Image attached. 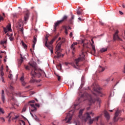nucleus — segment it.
Instances as JSON below:
<instances>
[{
  "instance_id": "nucleus-45",
  "label": "nucleus",
  "mask_w": 125,
  "mask_h": 125,
  "mask_svg": "<svg viewBox=\"0 0 125 125\" xmlns=\"http://www.w3.org/2000/svg\"><path fill=\"white\" fill-rule=\"evenodd\" d=\"M7 41H3L1 42V44H5V43H6Z\"/></svg>"
},
{
  "instance_id": "nucleus-61",
  "label": "nucleus",
  "mask_w": 125,
  "mask_h": 125,
  "mask_svg": "<svg viewBox=\"0 0 125 125\" xmlns=\"http://www.w3.org/2000/svg\"><path fill=\"white\" fill-rule=\"evenodd\" d=\"M122 7H123V8H125V4H122Z\"/></svg>"
},
{
  "instance_id": "nucleus-5",
  "label": "nucleus",
  "mask_w": 125,
  "mask_h": 125,
  "mask_svg": "<svg viewBox=\"0 0 125 125\" xmlns=\"http://www.w3.org/2000/svg\"><path fill=\"white\" fill-rule=\"evenodd\" d=\"M67 19H68V17L66 15H64L61 20L58 21L57 22H56L54 25V32H56V28H57V27H58L60 24H62L64 21H66Z\"/></svg>"
},
{
  "instance_id": "nucleus-40",
  "label": "nucleus",
  "mask_w": 125,
  "mask_h": 125,
  "mask_svg": "<svg viewBox=\"0 0 125 125\" xmlns=\"http://www.w3.org/2000/svg\"><path fill=\"white\" fill-rule=\"evenodd\" d=\"M0 112L2 113V114H4V111H3V109L1 107H0Z\"/></svg>"
},
{
  "instance_id": "nucleus-19",
  "label": "nucleus",
  "mask_w": 125,
  "mask_h": 125,
  "mask_svg": "<svg viewBox=\"0 0 125 125\" xmlns=\"http://www.w3.org/2000/svg\"><path fill=\"white\" fill-rule=\"evenodd\" d=\"M30 106L32 107V108L31 109V112H36V111H37V108L36 106H35V104H30Z\"/></svg>"
},
{
  "instance_id": "nucleus-49",
  "label": "nucleus",
  "mask_w": 125,
  "mask_h": 125,
  "mask_svg": "<svg viewBox=\"0 0 125 125\" xmlns=\"http://www.w3.org/2000/svg\"><path fill=\"white\" fill-rule=\"evenodd\" d=\"M21 32L22 34H23V31H24V29L23 28V27H22L21 29Z\"/></svg>"
},
{
  "instance_id": "nucleus-56",
  "label": "nucleus",
  "mask_w": 125,
  "mask_h": 125,
  "mask_svg": "<svg viewBox=\"0 0 125 125\" xmlns=\"http://www.w3.org/2000/svg\"><path fill=\"white\" fill-rule=\"evenodd\" d=\"M10 89H12V90H13V86H10V87H9Z\"/></svg>"
},
{
  "instance_id": "nucleus-2",
  "label": "nucleus",
  "mask_w": 125,
  "mask_h": 125,
  "mask_svg": "<svg viewBox=\"0 0 125 125\" xmlns=\"http://www.w3.org/2000/svg\"><path fill=\"white\" fill-rule=\"evenodd\" d=\"M83 111H84V109H82L80 110L79 117L80 119H82L83 121V122H85V123L87 122V121H88L89 120V125H92L94 121L93 120V119H91V117L90 116H92V117H94V113L92 112H87L85 114H84L83 117L82 115L83 113Z\"/></svg>"
},
{
  "instance_id": "nucleus-51",
  "label": "nucleus",
  "mask_w": 125,
  "mask_h": 125,
  "mask_svg": "<svg viewBox=\"0 0 125 125\" xmlns=\"http://www.w3.org/2000/svg\"><path fill=\"white\" fill-rule=\"evenodd\" d=\"M1 20H3V17H2L1 16H0V21H1Z\"/></svg>"
},
{
  "instance_id": "nucleus-44",
  "label": "nucleus",
  "mask_w": 125,
  "mask_h": 125,
  "mask_svg": "<svg viewBox=\"0 0 125 125\" xmlns=\"http://www.w3.org/2000/svg\"><path fill=\"white\" fill-rule=\"evenodd\" d=\"M9 40H10V41H11V42H12L13 41V40H14V38H13L12 37H9Z\"/></svg>"
},
{
  "instance_id": "nucleus-8",
  "label": "nucleus",
  "mask_w": 125,
  "mask_h": 125,
  "mask_svg": "<svg viewBox=\"0 0 125 125\" xmlns=\"http://www.w3.org/2000/svg\"><path fill=\"white\" fill-rule=\"evenodd\" d=\"M45 46H46V47H48L49 50H50L51 53H53V46L52 45H48V43H47V42L48 41V39L47 38V37L45 38Z\"/></svg>"
},
{
  "instance_id": "nucleus-16",
  "label": "nucleus",
  "mask_w": 125,
  "mask_h": 125,
  "mask_svg": "<svg viewBox=\"0 0 125 125\" xmlns=\"http://www.w3.org/2000/svg\"><path fill=\"white\" fill-rule=\"evenodd\" d=\"M105 71V68L101 66V65L99 66V68L98 70V72L99 73H101V72H104Z\"/></svg>"
},
{
  "instance_id": "nucleus-54",
  "label": "nucleus",
  "mask_w": 125,
  "mask_h": 125,
  "mask_svg": "<svg viewBox=\"0 0 125 125\" xmlns=\"http://www.w3.org/2000/svg\"><path fill=\"white\" fill-rule=\"evenodd\" d=\"M1 80H2V83H5L4 82V79H3V77H1Z\"/></svg>"
},
{
  "instance_id": "nucleus-55",
  "label": "nucleus",
  "mask_w": 125,
  "mask_h": 125,
  "mask_svg": "<svg viewBox=\"0 0 125 125\" xmlns=\"http://www.w3.org/2000/svg\"><path fill=\"white\" fill-rule=\"evenodd\" d=\"M119 13H120V14H121V15H123L124 14V13H123V12H122L121 11H119Z\"/></svg>"
},
{
  "instance_id": "nucleus-20",
  "label": "nucleus",
  "mask_w": 125,
  "mask_h": 125,
  "mask_svg": "<svg viewBox=\"0 0 125 125\" xmlns=\"http://www.w3.org/2000/svg\"><path fill=\"white\" fill-rule=\"evenodd\" d=\"M1 100H2V102H3V103H4L5 97H4V91L3 90H2Z\"/></svg>"
},
{
  "instance_id": "nucleus-30",
  "label": "nucleus",
  "mask_w": 125,
  "mask_h": 125,
  "mask_svg": "<svg viewBox=\"0 0 125 125\" xmlns=\"http://www.w3.org/2000/svg\"><path fill=\"white\" fill-rule=\"evenodd\" d=\"M21 44L23 46L24 48H27V45L25 44L23 41H21Z\"/></svg>"
},
{
  "instance_id": "nucleus-39",
  "label": "nucleus",
  "mask_w": 125,
  "mask_h": 125,
  "mask_svg": "<svg viewBox=\"0 0 125 125\" xmlns=\"http://www.w3.org/2000/svg\"><path fill=\"white\" fill-rule=\"evenodd\" d=\"M19 118V115H17L15 117L13 118V120H17V119Z\"/></svg>"
},
{
  "instance_id": "nucleus-59",
  "label": "nucleus",
  "mask_w": 125,
  "mask_h": 125,
  "mask_svg": "<svg viewBox=\"0 0 125 125\" xmlns=\"http://www.w3.org/2000/svg\"><path fill=\"white\" fill-rule=\"evenodd\" d=\"M35 106H36L37 107H40V105L38 104H36Z\"/></svg>"
},
{
  "instance_id": "nucleus-15",
  "label": "nucleus",
  "mask_w": 125,
  "mask_h": 125,
  "mask_svg": "<svg viewBox=\"0 0 125 125\" xmlns=\"http://www.w3.org/2000/svg\"><path fill=\"white\" fill-rule=\"evenodd\" d=\"M104 116L107 121L110 120V114L106 111H104Z\"/></svg>"
},
{
  "instance_id": "nucleus-53",
  "label": "nucleus",
  "mask_w": 125,
  "mask_h": 125,
  "mask_svg": "<svg viewBox=\"0 0 125 125\" xmlns=\"http://www.w3.org/2000/svg\"><path fill=\"white\" fill-rule=\"evenodd\" d=\"M30 95H33V94H35V92H30Z\"/></svg>"
},
{
  "instance_id": "nucleus-25",
  "label": "nucleus",
  "mask_w": 125,
  "mask_h": 125,
  "mask_svg": "<svg viewBox=\"0 0 125 125\" xmlns=\"http://www.w3.org/2000/svg\"><path fill=\"white\" fill-rule=\"evenodd\" d=\"M99 118H100V116H98L97 117L93 119L94 122H98V120H99Z\"/></svg>"
},
{
  "instance_id": "nucleus-18",
  "label": "nucleus",
  "mask_w": 125,
  "mask_h": 125,
  "mask_svg": "<svg viewBox=\"0 0 125 125\" xmlns=\"http://www.w3.org/2000/svg\"><path fill=\"white\" fill-rule=\"evenodd\" d=\"M92 42V43L91 44V45L92 46V51L93 52H94V53H95L96 52V50H95V46H94V45H93V43H94V42H93V40H91Z\"/></svg>"
},
{
  "instance_id": "nucleus-62",
  "label": "nucleus",
  "mask_w": 125,
  "mask_h": 125,
  "mask_svg": "<svg viewBox=\"0 0 125 125\" xmlns=\"http://www.w3.org/2000/svg\"><path fill=\"white\" fill-rule=\"evenodd\" d=\"M101 125H105L104 123L101 122Z\"/></svg>"
},
{
  "instance_id": "nucleus-6",
  "label": "nucleus",
  "mask_w": 125,
  "mask_h": 125,
  "mask_svg": "<svg viewBox=\"0 0 125 125\" xmlns=\"http://www.w3.org/2000/svg\"><path fill=\"white\" fill-rule=\"evenodd\" d=\"M73 116H74V111L71 110L67 113L66 117L63 121H65L67 124H71V121H72Z\"/></svg>"
},
{
  "instance_id": "nucleus-48",
  "label": "nucleus",
  "mask_w": 125,
  "mask_h": 125,
  "mask_svg": "<svg viewBox=\"0 0 125 125\" xmlns=\"http://www.w3.org/2000/svg\"><path fill=\"white\" fill-rule=\"evenodd\" d=\"M21 122L22 123V124H23V125H26V124L25 123V122L23 120H21Z\"/></svg>"
},
{
  "instance_id": "nucleus-10",
  "label": "nucleus",
  "mask_w": 125,
  "mask_h": 125,
  "mask_svg": "<svg viewBox=\"0 0 125 125\" xmlns=\"http://www.w3.org/2000/svg\"><path fill=\"white\" fill-rule=\"evenodd\" d=\"M118 34H119V30H116L115 33L113 35L114 41H123L122 39L120 38Z\"/></svg>"
},
{
  "instance_id": "nucleus-3",
  "label": "nucleus",
  "mask_w": 125,
  "mask_h": 125,
  "mask_svg": "<svg viewBox=\"0 0 125 125\" xmlns=\"http://www.w3.org/2000/svg\"><path fill=\"white\" fill-rule=\"evenodd\" d=\"M85 55L83 52H82V54L80 55V57L77 59L74 60L73 62V67L76 69H78L79 67H80V62H82V61H84L85 59Z\"/></svg>"
},
{
  "instance_id": "nucleus-46",
  "label": "nucleus",
  "mask_w": 125,
  "mask_h": 125,
  "mask_svg": "<svg viewBox=\"0 0 125 125\" xmlns=\"http://www.w3.org/2000/svg\"><path fill=\"white\" fill-rule=\"evenodd\" d=\"M35 120H36L37 122H39V118L37 116L35 115Z\"/></svg>"
},
{
  "instance_id": "nucleus-4",
  "label": "nucleus",
  "mask_w": 125,
  "mask_h": 125,
  "mask_svg": "<svg viewBox=\"0 0 125 125\" xmlns=\"http://www.w3.org/2000/svg\"><path fill=\"white\" fill-rule=\"evenodd\" d=\"M75 16L74 15L71 14V18L69 19L68 21V26L64 25L63 28L64 29V33L65 34L68 35V30H71L72 28L70 26H72L74 24L73 20H74V18Z\"/></svg>"
},
{
  "instance_id": "nucleus-17",
  "label": "nucleus",
  "mask_w": 125,
  "mask_h": 125,
  "mask_svg": "<svg viewBox=\"0 0 125 125\" xmlns=\"http://www.w3.org/2000/svg\"><path fill=\"white\" fill-rule=\"evenodd\" d=\"M20 80L21 81V84L22 85H23V86H25V85H26V84L27 83H26L25 82V81H24V76H22L21 79H20Z\"/></svg>"
},
{
  "instance_id": "nucleus-34",
  "label": "nucleus",
  "mask_w": 125,
  "mask_h": 125,
  "mask_svg": "<svg viewBox=\"0 0 125 125\" xmlns=\"http://www.w3.org/2000/svg\"><path fill=\"white\" fill-rule=\"evenodd\" d=\"M11 114H12V113H9L8 116H7V118H9V119L8 120V122H10L11 121L10 118H11V116H10V115H11Z\"/></svg>"
},
{
  "instance_id": "nucleus-50",
  "label": "nucleus",
  "mask_w": 125,
  "mask_h": 125,
  "mask_svg": "<svg viewBox=\"0 0 125 125\" xmlns=\"http://www.w3.org/2000/svg\"><path fill=\"white\" fill-rule=\"evenodd\" d=\"M60 80H61V77L59 76H58V81H60Z\"/></svg>"
},
{
  "instance_id": "nucleus-29",
  "label": "nucleus",
  "mask_w": 125,
  "mask_h": 125,
  "mask_svg": "<svg viewBox=\"0 0 125 125\" xmlns=\"http://www.w3.org/2000/svg\"><path fill=\"white\" fill-rule=\"evenodd\" d=\"M101 52H105L107 51V48H103L100 50Z\"/></svg>"
},
{
  "instance_id": "nucleus-58",
  "label": "nucleus",
  "mask_w": 125,
  "mask_h": 125,
  "mask_svg": "<svg viewBox=\"0 0 125 125\" xmlns=\"http://www.w3.org/2000/svg\"><path fill=\"white\" fill-rule=\"evenodd\" d=\"M70 37H72L73 36V33L71 32L70 34H69Z\"/></svg>"
},
{
  "instance_id": "nucleus-27",
  "label": "nucleus",
  "mask_w": 125,
  "mask_h": 125,
  "mask_svg": "<svg viewBox=\"0 0 125 125\" xmlns=\"http://www.w3.org/2000/svg\"><path fill=\"white\" fill-rule=\"evenodd\" d=\"M57 69H58V70H61V69H62V65H61V63H59L57 66Z\"/></svg>"
},
{
  "instance_id": "nucleus-33",
  "label": "nucleus",
  "mask_w": 125,
  "mask_h": 125,
  "mask_svg": "<svg viewBox=\"0 0 125 125\" xmlns=\"http://www.w3.org/2000/svg\"><path fill=\"white\" fill-rule=\"evenodd\" d=\"M13 16L14 18H18V17L19 16V15H18V14H14Z\"/></svg>"
},
{
  "instance_id": "nucleus-7",
  "label": "nucleus",
  "mask_w": 125,
  "mask_h": 125,
  "mask_svg": "<svg viewBox=\"0 0 125 125\" xmlns=\"http://www.w3.org/2000/svg\"><path fill=\"white\" fill-rule=\"evenodd\" d=\"M121 113V110H117L115 113V116L113 118V122L114 123H117L119 120L120 122H122V121H124V118H122V117H119V115H120V113Z\"/></svg>"
},
{
  "instance_id": "nucleus-35",
  "label": "nucleus",
  "mask_w": 125,
  "mask_h": 125,
  "mask_svg": "<svg viewBox=\"0 0 125 125\" xmlns=\"http://www.w3.org/2000/svg\"><path fill=\"white\" fill-rule=\"evenodd\" d=\"M0 121H1L2 123H4V122H5V120L3 117H0Z\"/></svg>"
},
{
  "instance_id": "nucleus-26",
  "label": "nucleus",
  "mask_w": 125,
  "mask_h": 125,
  "mask_svg": "<svg viewBox=\"0 0 125 125\" xmlns=\"http://www.w3.org/2000/svg\"><path fill=\"white\" fill-rule=\"evenodd\" d=\"M23 62H24V59L22 57H21V59L20 60L19 62V64L21 65Z\"/></svg>"
},
{
  "instance_id": "nucleus-60",
  "label": "nucleus",
  "mask_w": 125,
  "mask_h": 125,
  "mask_svg": "<svg viewBox=\"0 0 125 125\" xmlns=\"http://www.w3.org/2000/svg\"><path fill=\"white\" fill-rule=\"evenodd\" d=\"M30 115L32 116V117H33V118H34V115L32 114V112H30Z\"/></svg>"
},
{
  "instance_id": "nucleus-12",
  "label": "nucleus",
  "mask_w": 125,
  "mask_h": 125,
  "mask_svg": "<svg viewBox=\"0 0 125 125\" xmlns=\"http://www.w3.org/2000/svg\"><path fill=\"white\" fill-rule=\"evenodd\" d=\"M93 89L94 91H95L97 93L98 95H100V96H103V95L102 94V93L100 92V88L98 89V88H95V87H93Z\"/></svg>"
},
{
  "instance_id": "nucleus-11",
  "label": "nucleus",
  "mask_w": 125,
  "mask_h": 125,
  "mask_svg": "<svg viewBox=\"0 0 125 125\" xmlns=\"http://www.w3.org/2000/svg\"><path fill=\"white\" fill-rule=\"evenodd\" d=\"M78 45V42H73L70 46V48L72 50V54H75V51L76 50V45Z\"/></svg>"
},
{
  "instance_id": "nucleus-47",
  "label": "nucleus",
  "mask_w": 125,
  "mask_h": 125,
  "mask_svg": "<svg viewBox=\"0 0 125 125\" xmlns=\"http://www.w3.org/2000/svg\"><path fill=\"white\" fill-rule=\"evenodd\" d=\"M36 82V80L35 79H32L31 80H30V83H35Z\"/></svg>"
},
{
  "instance_id": "nucleus-42",
  "label": "nucleus",
  "mask_w": 125,
  "mask_h": 125,
  "mask_svg": "<svg viewBox=\"0 0 125 125\" xmlns=\"http://www.w3.org/2000/svg\"><path fill=\"white\" fill-rule=\"evenodd\" d=\"M8 78L10 80H12V74L10 73V74L9 75Z\"/></svg>"
},
{
  "instance_id": "nucleus-14",
  "label": "nucleus",
  "mask_w": 125,
  "mask_h": 125,
  "mask_svg": "<svg viewBox=\"0 0 125 125\" xmlns=\"http://www.w3.org/2000/svg\"><path fill=\"white\" fill-rule=\"evenodd\" d=\"M37 36H34L33 41V44L32 45V48H33V49H35V45H36V43H37Z\"/></svg>"
},
{
  "instance_id": "nucleus-63",
  "label": "nucleus",
  "mask_w": 125,
  "mask_h": 125,
  "mask_svg": "<svg viewBox=\"0 0 125 125\" xmlns=\"http://www.w3.org/2000/svg\"><path fill=\"white\" fill-rule=\"evenodd\" d=\"M29 87H30V85H28V86L25 87V88H29Z\"/></svg>"
},
{
  "instance_id": "nucleus-43",
  "label": "nucleus",
  "mask_w": 125,
  "mask_h": 125,
  "mask_svg": "<svg viewBox=\"0 0 125 125\" xmlns=\"http://www.w3.org/2000/svg\"><path fill=\"white\" fill-rule=\"evenodd\" d=\"M3 66L1 65V67H0V71L3 72Z\"/></svg>"
},
{
  "instance_id": "nucleus-28",
  "label": "nucleus",
  "mask_w": 125,
  "mask_h": 125,
  "mask_svg": "<svg viewBox=\"0 0 125 125\" xmlns=\"http://www.w3.org/2000/svg\"><path fill=\"white\" fill-rule=\"evenodd\" d=\"M89 95V97H90V102L91 103H94V102H95V101H94V100H93V99H92V97H91V95Z\"/></svg>"
},
{
  "instance_id": "nucleus-13",
  "label": "nucleus",
  "mask_w": 125,
  "mask_h": 125,
  "mask_svg": "<svg viewBox=\"0 0 125 125\" xmlns=\"http://www.w3.org/2000/svg\"><path fill=\"white\" fill-rule=\"evenodd\" d=\"M30 15V12L29 11H26L25 15H24V21H27L28 19H29V16Z\"/></svg>"
},
{
  "instance_id": "nucleus-23",
  "label": "nucleus",
  "mask_w": 125,
  "mask_h": 125,
  "mask_svg": "<svg viewBox=\"0 0 125 125\" xmlns=\"http://www.w3.org/2000/svg\"><path fill=\"white\" fill-rule=\"evenodd\" d=\"M73 125H80V121L78 120H75L73 123Z\"/></svg>"
},
{
  "instance_id": "nucleus-32",
  "label": "nucleus",
  "mask_w": 125,
  "mask_h": 125,
  "mask_svg": "<svg viewBox=\"0 0 125 125\" xmlns=\"http://www.w3.org/2000/svg\"><path fill=\"white\" fill-rule=\"evenodd\" d=\"M7 29L8 31H9V32H10V31H11V25H8L7 26Z\"/></svg>"
},
{
  "instance_id": "nucleus-52",
  "label": "nucleus",
  "mask_w": 125,
  "mask_h": 125,
  "mask_svg": "<svg viewBox=\"0 0 125 125\" xmlns=\"http://www.w3.org/2000/svg\"><path fill=\"white\" fill-rule=\"evenodd\" d=\"M100 25H104V22H102V21H100Z\"/></svg>"
},
{
  "instance_id": "nucleus-9",
  "label": "nucleus",
  "mask_w": 125,
  "mask_h": 125,
  "mask_svg": "<svg viewBox=\"0 0 125 125\" xmlns=\"http://www.w3.org/2000/svg\"><path fill=\"white\" fill-rule=\"evenodd\" d=\"M61 44H57L56 47L55 53L57 54L58 58H59V57L61 56V53L58 52L61 49Z\"/></svg>"
},
{
  "instance_id": "nucleus-31",
  "label": "nucleus",
  "mask_w": 125,
  "mask_h": 125,
  "mask_svg": "<svg viewBox=\"0 0 125 125\" xmlns=\"http://www.w3.org/2000/svg\"><path fill=\"white\" fill-rule=\"evenodd\" d=\"M96 101L97 102V104H98V105H100V103L101 102V100H100V99L99 98H97L96 99Z\"/></svg>"
},
{
  "instance_id": "nucleus-41",
  "label": "nucleus",
  "mask_w": 125,
  "mask_h": 125,
  "mask_svg": "<svg viewBox=\"0 0 125 125\" xmlns=\"http://www.w3.org/2000/svg\"><path fill=\"white\" fill-rule=\"evenodd\" d=\"M4 32L5 34H6V33H7V32H8V30L7 29V28H4Z\"/></svg>"
},
{
  "instance_id": "nucleus-1",
  "label": "nucleus",
  "mask_w": 125,
  "mask_h": 125,
  "mask_svg": "<svg viewBox=\"0 0 125 125\" xmlns=\"http://www.w3.org/2000/svg\"><path fill=\"white\" fill-rule=\"evenodd\" d=\"M29 66H26L25 69L26 70H30V68H32L31 74L33 78H35V77L40 78L42 76V74H45V73L42 70L37 68L36 62L29 63Z\"/></svg>"
},
{
  "instance_id": "nucleus-37",
  "label": "nucleus",
  "mask_w": 125,
  "mask_h": 125,
  "mask_svg": "<svg viewBox=\"0 0 125 125\" xmlns=\"http://www.w3.org/2000/svg\"><path fill=\"white\" fill-rule=\"evenodd\" d=\"M0 76L1 78H3V76H4V73H3V71H0Z\"/></svg>"
},
{
  "instance_id": "nucleus-38",
  "label": "nucleus",
  "mask_w": 125,
  "mask_h": 125,
  "mask_svg": "<svg viewBox=\"0 0 125 125\" xmlns=\"http://www.w3.org/2000/svg\"><path fill=\"white\" fill-rule=\"evenodd\" d=\"M64 42H65V39H62L61 42L58 43V44H61H61H62V43H64Z\"/></svg>"
},
{
  "instance_id": "nucleus-64",
  "label": "nucleus",
  "mask_w": 125,
  "mask_h": 125,
  "mask_svg": "<svg viewBox=\"0 0 125 125\" xmlns=\"http://www.w3.org/2000/svg\"><path fill=\"white\" fill-rule=\"evenodd\" d=\"M78 20H80V21H82V19L81 18H79Z\"/></svg>"
},
{
  "instance_id": "nucleus-22",
  "label": "nucleus",
  "mask_w": 125,
  "mask_h": 125,
  "mask_svg": "<svg viewBox=\"0 0 125 125\" xmlns=\"http://www.w3.org/2000/svg\"><path fill=\"white\" fill-rule=\"evenodd\" d=\"M57 38V37H54V38H53V39L50 42H49L48 45H52V44L53 43V42L56 40Z\"/></svg>"
},
{
  "instance_id": "nucleus-24",
  "label": "nucleus",
  "mask_w": 125,
  "mask_h": 125,
  "mask_svg": "<svg viewBox=\"0 0 125 125\" xmlns=\"http://www.w3.org/2000/svg\"><path fill=\"white\" fill-rule=\"evenodd\" d=\"M82 13H83V10L82 9H79L77 11V15H81Z\"/></svg>"
},
{
  "instance_id": "nucleus-57",
  "label": "nucleus",
  "mask_w": 125,
  "mask_h": 125,
  "mask_svg": "<svg viewBox=\"0 0 125 125\" xmlns=\"http://www.w3.org/2000/svg\"><path fill=\"white\" fill-rule=\"evenodd\" d=\"M29 103H35V101H30Z\"/></svg>"
},
{
  "instance_id": "nucleus-21",
  "label": "nucleus",
  "mask_w": 125,
  "mask_h": 125,
  "mask_svg": "<svg viewBox=\"0 0 125 125\" xmlns=\"http://www.w3.org/2000/svg\"><path fill=\"white\" fill-rule=\"evenodd\" d=\"M18 25L20 27H22L24 25V23H23V21H22V20H20L18 22Z\"/></svg>"
},
{
  "instance_id": "nucleus-36",
  "label": "nucleus",
  "mask_w": 125,
  "mask_h": 125,
  "mask_svg": "<svg viewBox=\"0 0 125 125\" xmlns=\"http://www.w3.org/2000/svg\"><path fill=\"white\" fill-rule=\"evenodd\" d=\"M26 109H27V105H25L22 109V112H26Z\"/></svg>"
}]
</instances>
